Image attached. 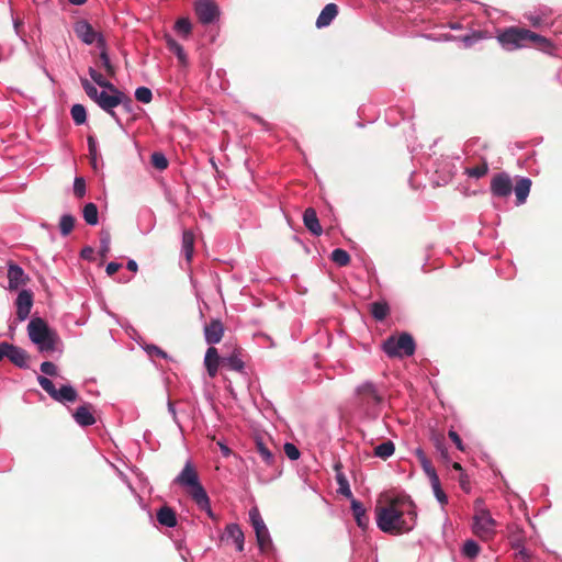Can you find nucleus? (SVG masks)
<instances>
[{
  "label": "nucleus",
  "mask_w": 562,
  "mask_h": 562,
  "mask_svg": "<svg viewBox=\"0 0 562 562\" xmlns=\"http://www.w3.org/2000/svg\"><path fill=\"white\" fill-rule=\"evenodd\" d=\"M384 402L381 389L372 381H364L355 390V405L367 419L374 420L380 416Z\"/></svg>",
  "instance_id": "nucleus-1"
},
{
  "label": "nucleus",
  "mask_w": 562,
  "mask_h": 562,
  "mask_svg": "<svg viewBox=\"0 0 562 562\" xmlns=\"http://www.w3.org/2000/svg\"><path fill=\"white\" fill-rule=\"evenodd\" d=\"M496 38L502 48L508 52L525 48L530 43H535L542 48H548L551 45L550 41L546 37L529 30L515 26L501 31Z\"/></svg>",
  "instance_id": "nucleus-2"
},
{
  "label": "nucleus",
  "mask_w": 562,
  "mask_h": 562,
  "mask_svg": "<svg viewBox=\"0 0 562 562\" xmlns=\"http://www.w3.org/2000/svg\"><path fill=\"white\" fill-rule=\"evenodd\" d=\"M412 522L404 525L403 514L392 506L376 508V526L386 533H402L408 532L414 528L416 512L414 509L408 512Z\"/></svg>",
  "instance_id": "nucleus-3"
},
{
  "label": "nucleus",
  "mask_w": 562,
  "mask_h": 562,
  "mask_svg": "<svg viewBox=\"0 0 562 562\" xmlns=\"http://www.w3.org/2000/svg\"><path fill=\"white\" fill-rule=\"evenodd\" d=\"M80 83L86 92V94L94 101L104 112L111 115L119 124H121L120 119L114 111L116 106L121 104L124 100V92L121 90H115L110 93L106 91H98L95 86L90 82L87 78H80Z\"/></svg>",
  "instance_id": "nucleus-4"
},
{
  "label": "nucleus",
  "mask_w": 562,
  "mask_h": 562,
  "mask_svg": "<svg viewBox=\"0 0 562 562\" xmlns=\"http://www.w3.org/2000/svg\"><path fill=\"white\" fill-rule=\"evenodd\" d=\"M30 340L37 346L41 352H53L59 341L57 333L48 327L40 317L32 318L27 325Z\"/></svg>",
  "instance_id": "nucleus-5"
},
{
  "label": "nucleus",
  "mask_w": 562,
  "mask_h": 562,
  "mask_svg": "<svg viewBox=\"0 0 562 562\" xmlns=\"http://www.w3.org/2000/svg\"><path fill=\"white\" fill-rule=\"evenodd\" d=\"M497 522L492 517L490 510L484 507L482 499L474 503V515L472 522V531L483 541H488L496 535Z\"/></svg>",
  "instance_id": "nucleus-6"
},
{
  "label": "nucleus",
  "mask_w": 562,
  "mask_h": 562,
  "mask_svg": "<svg viewBox=\"0 0 562 562\" xmlns=\"http://www.w3.org/2000/svg\"><path fill=\"white\" fill-rule=\"evenodd\" d=\"M382 349L391 358H403L413 356L416 349V345L412 335L402 333L397 337H389L383 342Z\"/></svg>",
  "instance_id": "nucleus-7"
},
{
  "label": "nucleus",
  "mask_w": 562,
  "mask_h": 562,
  "mask_svg": "<svg viewBox=\"0 0 562 562\" xmlns=\"http://www.w3.org/2000/svg\"><path fill=\"white\" fill-rule=\"evenodd\" d=\"M37 383L56 402L58 403H74L78 398V392L70 384H63L59 389H56L55 384L44 375H37Z\"/></svg>",
  "instance_id": "nucleus-8"
},
{
  "label": "nucleus",
  "mask_w": 562,
  "mask_h": 562,
  "mask_svg": "<svg viewBox=\"0 0 562 562\" xmlns=\"http://www.w3.org/2000/svg\"><path fill=\"white\" fill-rule=\"evenodd\" d=\"M175 483L184 487H189L192 499L196 497L198 493L206 492L200 483L198 473L190 460L186 462L181 472L176 476Z\"/></svg>",
  "instance_id": "nucleus-9"
},
{
  "label": "nucleus",
  "mask_w": 562,
  "mask_h": 562,
  "mask_svg": "<svg viewBox=\"0 0 562 562\" xmlns=\"http://www.w3.org/2000/svg\"><path fill=\"white\" fill-rule=\"evenodd\" d=\"M74 31L77 37L87 45L95 44L98 48L105 46L106 42L104 36L100 32H97L86 20L78 21L75 24Z\"/></svg>",
  "instance_id": "nucleus-10"
},
{
  "label": "nucleus",
  "mask_w": 562,
  "mask_h": 562,
  "mask_svg": "<svg viewBox=\"0 0 562 562\" xmlns=\"http://www.w3.org/2000/svg\"><path fill=\"white\" fill-rule=\"evenodd\" d=\"M194 10L199 21L204 24H212L218 20L220 9L214 0H196Z\"/></svg>",
  "instance_id": "nucleus-11"
},
{
  "label": "nucleus",
  "mask_w": 562,
  "mask_h": 562,
  "mask_svg": "<svg viewBox=\"0 0 562 562\" xmlns=\"http://www.w3.org/2000/svg\"><path fill=\"white\" fill-rule=\"evenodd\" d=\"M491 192L496 198H507L513 192V182L508 173H496L491 180Z\"/></svg>",
  "instance_id": "nucleus-12"
},
{
  "label": "nucleus",
  "mask_w": 562,
  "mask_h": 562,
  "mask_svg": "<svg viewBox=\"0 0 562 562\" xmlns=\"http://www.w3.org/2000/svg\"><path fill=\"white\" fill-rule=\"evenodd\" d=\"M15 306L18 321L24 322L29 317L31 308L33 306L32 292L29 290L20 291L15 300Z\"/></svg>",
  "instance_id": "nucleus-13"
},
{
  "label": "nucleus",
  "mask_w": 562,
  "mask_h": 562,
  "mask_svg": "<svg viewBox=\"0 0 562 562\" xmlns=\"http://www.w3.org/2000/svg\"><path fill=\"white\" fill-rule=\"evenodd\" d=\"M223 334L224 327L220 319H212L204 326V339L211 347L221 341Z\"/></svg>",
  "instance_id": "nucleus-14"
},
{
  "label": "nucleus",
  "mask_w": 562,
  "mask_h": 562,
  "mask_svg": "<svg viewBox=\"0 0 562 562\" xmlns=\"http://www.w3.org/2000/svg\"><path fill=\"white\" fill-rule=\"evenodd\" d=\"M255 449H256V452L261 458V461L267 467H270V468L274 467L277 457H276L274 452L272 451V449L259 436H257L255 438Z\"/></svg>",
  "instance_id": "nucleus-15"
},
{
  "label": "nucleus",
  "mask_w": 562,
  "mask_h": 562,
  "mask_svg": "<svg viewBox=\"0 0 562 562\" xmlns=\"http://www.w3.org/2000/svg\"><path fill=\"white\" fill-rule=\"evenodd\" d=\"M223 539H231L238 552L244 551L245 536L238 524H228L225 528Z\"/></svg>",
  "instance_id": "nucleus-16"
},
{
  "label": "nucleus",
  "mask_w": 562,
  "mask_h": 562,
  "mask_svg": "<svg viewBox=\"0 0 562 562\" xmlns=\"http://www.w3.org/2000/svg\"><path fill=\"white\" fill-rule=\"evenodd\" d=\"M8 359L21 369L29 368V356L24 349L9 342Z\"/></svg>",
  "instance_id": "nucleus-17"
},
{
  "label": "nucleus",
  "mask_w": 562,
  "mask_h": 562,
  "mask_svg": "<svg viewBox=\"0 0 562 562\" xmlns=\"http://www.w3.org/2000/svg\"><path fill=\"white\" fill-rule=\"evenodd\" d=\"M26 281V277L24 273V270L15 265L11 263L8 268V282H9V289L15 290L20 285H23Z\"/></svg>",
  "instance_id": "nucleus-18"
},
{
  "label": "nucleus",
  "mask_w": 562,
  "mask_h": 562,
  "mask_svg": "<svg viewBox=\"0 0 562 562\" xmlns=\"http://www.w3.org/2000/svg\"><path fill=\"white\" fill-rule=\"evenodd\" d=\"M303 222L305 227L314 235L321 236L323 233V228L319 224L317 214L314 209L308 207L303 213Z\"/></svg>",
  "instance_id": "nucleus-19"
},
{
  "label": "nucleus",
  "mask_w": 562,
  "mask_h": 562,
  "mask_svg": "<svg viewBox=\"0 0 562 562\" xmlns=\"http://www.w3.org/2000/svg\"><path fill=\"white\" fill-rule=\"evenodd\" d=\"M531 188V180L527 177H520L517 180L515 187H513V191L516 195V204L521 205L526 202Z\"/></svg>",
  "instance_id": "nucleus-20"
},
{
  "label": "nucleus",
  "mask_w": 562,
  "mask_h": 562,
  "mask_svg": "<svg viewBox=\"0 0 562 562\" xmlns=\"http://www.w3.org/2000/svg\"><path fill=\"white\" fill-rule=\"evenodd\" d=\"M75 422L81 427L92 426L95 423L93 414L90 412V405L79 406L72 414Z\"/></svg>",
  "instance_id": "nucleus-21"
},
{
  "label": "nucleus",
  "mask_w": 562,
  "mask_h": 562,
  "mask_svg": "<svg viewBox=\"0 0 562 562\" xmlns=\"http://www.w3.org/2000/svg\"><path fill=\"white\" fill-rule=\"evenodd\" d=\"M338 14V7L335 3L326 4L316 19V26L323 29L328 26Z\"/></svg>",
  "instance_id": "nucleus-22"
},
{
  "label": "nucleus",
  "mask_w": 562,
  "mask_h": 562,
  "mask_svg": "<svg viewBox=\"0 0 562 562\" xmlns=\"http://www.w3.org/2000/svg\"><path fill=\"white\" fill-rule=\"evenodd\" d=\"M351 510L359 528L366 529L369 526V517L364 506L356 498L351 499Z\"/></svg>",
  "instance_id": "nucleus-23"
},
{
  "label": "nucleus",
  "mask_w": 562,
  "mask_h": 562,
  "mask_svg": "<svg viewBox=\"0 0 562 562\" xmlns=\"http://www.w3.org/2000/svg\"><path fill=\"white\" fill-rule=\"evenodd\" d=\"M157 520L160 525L173 528L177 526V515L176 512L169 506H162L157 510Z\"/></svg>",
  "instance_id": "nucleus-24"
},
{
  "label": "nucleus",
  "mask_w": 562,
  "mask_h": 562,
  "mask_svg": "<svg viewBox=\"0 0 562 562\" xmlns=\"http://www.w3.org/2000/svg\"><path fill=\"white\" fill-rule=\"evenodd\" d=\"M220 356L214 347H210L204 356V366L211 378L215 376L218 370Z\"/></svg>",
  "instance_id": "nucleus-25"
},
{
  "label": "nucleus",
  "mask_w": 562,
  "mask_h": 562,
  "mask_svg": "<svg viewBox=\"0 0 562 562\" xmlns=\"http://www.w3.org/2000/svg\"><path fill=\"white\" fill-rule=\"evenodd\" d=\"M164 38H165V43H166L167 48L177 56L179 63L182 66H187L188 65V56H187L182 45L180 43H178L169 34H166Z\"/></svg>",
  "instance_id": "nucleus-26"
},
{
  "label": "nucleus",
  "mask_w": 562,
  "mask_h": 562,
  "mask_svg": "<svg viewBox=\"0 0 562 562\" xmlns=\"http://www.w3.org/2000/svg\"><path fill=\"white\" fill-rule=\"evenodd\" d=\"M194 503L196 504V506L206 513V515L213 519V520H216L217 517L215 516V514L213 513L212 508H211V503H210V497L207 495L206 492H200L196 494V497L193 498Z\"/></svg>",
  "instance_id": "nucleus-27"
},
{
  "label": "nucleus",
  "mask_w": 562,
  "mask_h": 562,
  "mask_svg": "<svg viewBox=\"0 0 562 562\" xmlns=\"http://www.w3.org/2000/svg\"><path fill=\"white\" fill-rule=\"evenodd\" d=\"M82 216L86 223L90 226H95L99 223V212L94 203L89 202L83 206Z\"/></svg>",
  "instance_id": "nucleus-28"
},
{
  "label": "nucleus",
  "mask_w": 562,
  "mask_h": 562,
  "mask_svg": "<svg viewBox=\"0 0 562 562\" xmlns=\"http://www.w3.org/2000/svg\"><path fill=\"white\" fill-rule=\"evenodd\" d=\"M394 452H395V445L392 440L383 441L382 443L378 445L374 448V456L382 460H386L387 458L393 456Z\"/></svg>",
  "instance_id": "nucleus-29"
},
{
  "label": "nucleus",
  "mask_w": 562,
  "mask_h": 562,
  "mask_svg": "<svg viewBox=\"0 0 562 562\" xmlns=\"http://www.w3.org/2000/svg\"><path fill=\"white\" fill-rule=\"evenodd\" d=\"M255 535L260 551H267L272 547V539L267 526L260 530L255 531Z\"/></svg>",
  "instance_id": "nucleus-30"
},
{
  "label": "nucleus",
  "mask_w": 562,
  "mask_h": 562,
  "mask_svg": "<svg viewBox=\"0 0 562 562\" xmlns=\"http://www.w3.org/2000/svg\"><path fill=\"white\" fill-rule=\"evenodd\" d=\"M223 364L227 367L229 370L241 372L244 370L245 363L240 359V357L236 353H233L222 360Z\"/></svg>",
  "instance_id": "nucleus-31"
},
{
  "label": "nucleus",
  "mask_w": 562,
  "mask_h": 562,
  "mask_svg": "<svg viewBox=\"0 0 562 562\" xmlns=\"http://www.w3.org/2000/svg\"><path fill=\"white\" fill-rule=\"evenodd\" d=\"M371 314L376 321H383L389 314V305L386 302H373L371 304Z\"/></svg>",
  "instance_id": "nucleus-32"
},
{
  "label": "nucleus",
  "mask_w": 562,
  "mask_h": 562,
  "mask_svg": "<svg viewBox=\"0 0 562 562\" xmlns=\"http://www.w3.org/2000/svg\"><path fill=\"white\" fill-rule=\"evenodd\" d=\"M193 245L194 235L189 231H184L182 234V248L187 260H190L193 255Z\"/></svg>",
  "instance_id": "nucleus-33"
},
{
  "label": "nucleus",
  "mask_w": 562,
  "mask_h": 562,
  "mask_svg": "<svg viewBox=\"0 0 562 562\" xmlns=\"http://www.w3.org/2000/svg\"><path fill=\"white\" fill-rule=\"evenodd\" d=\"M70 114L77 125H81L87 121V111L82 104H74L70 109Z\"/></svg>",
  "instance_id": "nucleus-34"
},
{
  "label": "nucleus",
  "mask_w": 562,
  "mask_h": 562,
  "mask_svg": "<svg viewBox=\"0 0 562 562\" xmlns=\"http://www.w3.org/2000/svg\"><path fill=\"white\" fill-rule=\"evenodd\" d=\"M75 226V217L71 214H63L59 220V231L63 236L71 233Z\"/></svg>",
  "instance_id": "nucleus-35"
},
{
  "label": "nucleus",
  "mask_w": 562,
  "mask_h": 562,
  "mask_svg": "<svg viewBox=\"0 0 562 562\" xmlns=\"http://www.w3.org/2000/svg\"><path fill=\"white\" fill-rule=\"evenodd\" d=\"M336 481L338 483V493L344 495L347 498L352 499L353 495L349 485L348 480L342 473H337Z\"/></svg>",
  "instance_id": "nucleus-36"
},
{
  "label": "nucleus",
  "mask_w": 562,
  "mask_h": 562,
  "mask_svg": "<svg viewBox=\"0 0 562 562\" xmlns=\"http://www.w3.org/2000/svg\"><path fill=\"white\" fill-rule=\"evenodd\" d=\"M330 259L339 267H345L350 261L349 254L341 248H336L331 251Z\"/></svg>",
  "instance_id": "nucleus-37"
},
{
  "label": "nucleus",
  "mask_w": 562,
  "mask_h": 562,
  "mask_svg": "<svg viewBox=\"0 0 562 562\" xmlns=\"http://www.w3.org/2000/svg\"><path fill=\"white\" fill-rule=\"evenodd\" d=\"M192 25L189 19L180 18L175 23V31L182 37H188L191 33Z\"/></svg>",
  "instance_id": "nucleus-38"
},
{
  "label": "nucleus",
  "mask_w": 562,
  "mask_h": 562,
  "mask_svg": "<svg viewBox=\"0 0 562 562\" xmlns=\"http://www.w3.org/2000/svg\"><path fill=\"white\" fill-rule=\"evenodd\" d=\"M429 481H430V484H431V487H432L434 495H435L436 499L441 505H446L448 503V497H447L446 493L442 491V488L440 486L439 477L436 476V477L430 479Z\"/></svg>",
  "instance_id": "nucleus-39"
},
{
  "label": "nucleus",
  "mask_w": 562,
  "mask_h": 562,
  "mask_svg": "<svg viewBox=\"0 0 562 562\" xmlns=\"http://www.w3.org/2000/svg\"><path fill=\"white\" fill-rule=\"evenodd\" d=\"M249 520L255 531L260 530L266 527V524L260 515V512L257 507H252L249 509Z\"/></svg>",
  "instance_id": "nucleus-40"
},
{
  "label": "nucleus",
  "mask_w": 562,
  "mask_h": 562,
  "mask_svg": "<svg viewBox=\"0 0 562 562\" xmlns=\"http://www.w3.org/2000/svg\"><path fill=\"white\" fill-rule=\"evenodd\" d=\"M462 553L467 558L474 559L480 553V546L476 541L469 539L463 543Z\"/></svg>",
  "instance_id": "nucleus-41"
},
{
  "label": "nucleus",
  "mask_w": 562,
  "mask_h": 562,
  "mask_svg": "<svg viewBox=\"0 0 562 562\" xmlns=\"http://www.w3.org/2000/svg\"><path fill=\"white\" fill-rule=\"evenodd\" d=\"M111 235L109 231L102 229L100 232V249L99 254L102 258H105L110 251Z\"/></svg>",
  "instance_id": "nucleus-42"
},
{
  "label": "nucleus",
  "mask_w": 562,
  "mask_h": 562,
  "mask_svg": "<svg viewBox=\"0 0 562 562\" xmlns=\"http://www.w3.org/2000/svg\"><path fill=\"white\" fill-rule=\"evenodd\" d=\"M485 36L481 31H473L470 34H465L460 37V41L463 43L465 48L473 46L475 43L483 40Z\"/></svg>",
  "instance_id": "nucleus-43"
},
{
  "label": "nucleus",
  "mask_w": 562,
  "mask_h": 562,
  "mask_svg": "<svg viewBox=\"0 0 562 562\" xmlns=\"http://www.w3.org/2000/svg\"><path fill=\"white\" fill-rule=\"evenodd\" d=\"M488 171V165L486 161H483L481 165L479 166H475V167H471V168H467L465 169V173L471 177V178H475V179H481L483 178Z\"/></svg>",
  "instance_id": "nucleus-44"
},
{
  "label": "nucleus",
  "mask_w": 562,
  "mask_h": 562,
  "mask_svg": "<svg viewBox=\"0 0 562 562\" xmlns=\"http://www.w3.org/2000/svg\"><path fill=\"white\" fill-rule=\"evenodd\" d=\"M150 161L155 168L158 170H164L168 167V159L160 151H155L151 154Z\"/></svg>",
  "instance_id": "nucleus-45"
},
{
  "label": "nucleus",
  "mask_w": 562,
  "mask_h": 562,
  "mask_svg": "<svg viewBox=\"0 0 562 562\" xmlns=\"http://www.w3.org/2000/svg\"><path fill=\"white\" fill-rule=\"evenodd\" d=\"M99 49H100V59L102 61V65H103L105 71L110 76H113L115 74V69H114V66L112 65L109 54L106 52V45L103 46V48H99Z\"/></svg>",
  "instance_id": "nucleus-46"
},
{
  "label": "nucleus",
  "mask_w": 562,
  "mask_h": 562,
  "mask_svg": "<svg viewBox=\"0 0 562 562\" xmlns=\"http://www.w3.org/2000/svg\"><path fill=\"white\" fill-rule=\"evenodd\" d=\"M135 98L143 103H149L153 99L151 90L147 87H138L135 90Z\"/></svg>",
  "instance_id": "nucleus-47"
},
{
  "label": "nucleus",
  "mask_w": 562,
  "mask_h": 562,
  "mask_svg": "<svg viewBox=\"0 0 562 562\" xmlns=\"http://www.w3.org/2000/svg\"><path fill=\"white\" fill-rule=\"evenodd\" d=\"M420 465H422V469L423 471L425 472V474L430 479L432 477H436L438 476L435 468L432 467L430 460L426 457V458H423L420 461H419Z\"/></svg>",
  "instance_id": "nucleus-48"
},
{
  "label": "nucleus",
  "mask_w": 562,
  "mask_h": 562,
  "mask_svg": "<svg viewBox=\"0 0 562 562\" xmlns=\"http://www.w3.org/2000/svg\"><path fill=\"white\" fill-rule=\"evenodd\" d=\"M284 453L291 460L295 461L300 458L301 453L297 447L291 442L284 443Z\"/></svg>",
  "instance_id": "nucleus-49"
},
{
  "label": "nucleus",
  "mask_w": 562,
  "mask_h": 562,
  "mask_svg": "<svg viewBox=\"0 0 562 562\" xmlns=\"http://www.w3.org/2000/svg\"><path fill=\"white\" fill-rule=\"evenodd\" d=\"M143 349L149 356H156V357H159V358H162V359H167L168 358L167 352H165L162 349H160L156 345H151V344L150 345H145V346H143Z\"/></svg>",
  "instance_id": "nucleus-50"
},
{
  "label": "nucleus",
  "mask_w": 562,
  "mask_h": 562,
  "mask_svg": "<svg viewBox=\"0 0 562 562\" xmlns=\"http://www.w3.org/2000/svg\"><path fill=\"white\" fill-rule=\"evenodd\" d=\"M74 193L78 198H83L86 194V182L83 178L77 177L74 181Z\"/></svg>",
  "instance_id": "nucleus-51"
},
{
  "label": "nucleus",
  "mask_w": 562,
  "mask_h": 562,
  "mask_svg": "<svg viewBox=\"0 0 562 562\" xmlns=\"http://www.w3.org/2000/svg\"><path fill=\"white\" fill-rule=\"evenodd\" d=\"M88 149H89V155L91 157V160L93 161V164H95V160H97V156H98V143H97V139L93 137V136H88Z\"/></svg>",
  "instance_id": "nucleus-52"
},
{
  "label": "nucleus",
  "mask_w": 562,
  "mask_h": 562,
  "mask_svg": "<svg viewBox=\"0 0 562 562\" xmlns=\"http://www.w3.org/2000/svg\"><path fill=\"white\" fill-rule=\"evenodd\" d=\"M41 371L48 376H55L57 374V367L50 361H44L41 363Z\"/></svg>",
  "instance_id": "nucleus-53"
},
{
  "label": "nucleus",
  "mask_w": 562,
  "mask_h": 562,
  "mask_svg": "<svg viewBox=\"0 0 562 562\" xmlns=\"http://www.w3.org/2000/svg\"><path fill=\"white\" fill-rule=\"evenodd\" d=\"M448 435H449V438L452 440V442L456 445L457 449L460 451H464V445H463L460 436L458 435V432L450 429Z\"/></svg>",
  "instance_id": "nucleus-54"
},
{
  "label": "nucleus",
  "mask_w": 562,
  "mask_h": 562,
  "mask_svg": "<svg viewBox=\"0 0 562 562\" xmlns=\"http://www.w3.org/2000/svg\"><path fill=\"white\" fill-rule=\"evenodd\" d=\"M435 447L441 453L443 458H448L447 448L445 445V440L441 437H435Z\"/></svg>",
  "instance_id": "nucleus-55"
},
{
  "label": "nucleus",
  "mask_w": 562,
  "mask_h": 562,
  "mask_svg": "<svg viewBox=\"0 0 562 562\" xmlns=\"http://www.w3.org/2000/svg\"><path fill=\"white\" fill-rule=\"evenodd\" d=\"M94 249L90 246H86L81 249L80 256L82 259L92 260L93 259Z\"/></svg>",
  "instance_id": "nucleus-56"
},
{
  "label": "nucleus",
  "mask_w": 562,
  "mask_h": 562,
  "mask_svg": "<svg viewBox=\"0 0 562 562\" xmlns=\"http://www.w3.org/2000/svg\"><path fill=\"white\" fill-rule=\"evenodd\" d=\"M89 76L95 85L101 83L100 81L104 78L102 74H100L92 67L89 68Z\"/></svg>",
  "instance_id": "nucleus-57"
},
{
  "label": "nucleus",
  "mask_w": 562,
  "mask_h": 562,
  "mask_svg": "<svg viewBox=\"0 0 562 562\" xmlns=\"http://www.w3.org/2000/svg\"><path fill=\"white\" fill-rule=\"evenodd\" d=\"M121 267V263L111 261L106 265L105 271L109 276H113Z\"/></svg>",
  "instance_id": "nucleus-58"
},
{
  "label": "nucleus",
  "mask_w": 562,
  "mask_h": 562,
  "mask_svg": "<svg viewBox=\"0 0 562 562\" xmlns=\"http://www.w3.org/2000/svg\"><path fill=\"white\" fill-rule=\"evenodd\" d=\"M528 20L531 23V25L535 27H539L542 24V18L538 14L528 15Z\"/></svg>",
  "instance_id": "nucleus-59"
},
{
  "label": "nucleus",
  "mask_w": 562,
  "mask_h": 562,
  "mask_svg": "<svg viewBox=\"0 0 562 562\" xmlns=\"http://www.w3.org/2000/svg\"><path fill=\"white\" fill-rule=\"evenodd\" d=\"M100 82L101 83H98V86L101 87V88L106 89L110 92L119 90L112 82H110L105 78H103Z\"/></svg>",
  "instance_id": "nucleus-60"
},
{
  "label": "nucleus",
  "mask_w": 562,
  "mask_h": 562,
  "mask_svg": "<svg viewBox=\"0 0 562 562\" xmlns=\"http://www.w3.org/2000/svg\"><path fill=\"white\" fill-rule=\"evenodd\" d=\"M9 342L2 341L0 342V362L8 358Z\"/></svg>",
  "instance_id": "nucleus-61"
},
{
  "label": "nucleus",
  "mask_w": 562,
  "mask_h": 562,
  "mask_svg": "<svg viewBox=\"0 0 562 562\" xmlns=\"http://www.w3.org/2000/svg\"><path fill=\"white\" fill-rule=\"evenodd\" d=\"M132 104H133L132 99H131L128 95H126V94L124 93V100H123V102H121V104H120V105H123V108H124L126 111H131V110H132Z\"/></svg>",
  "instance_id": "nucleus-62"
},
{
  "label": "nucleus",
  "mask_w": 562,
  "mask_h": 562,
  "mask_svg": "<svg viewBox=\"0 0 562 562\" xmlns=\"http://www.w3.org/2000/svg\"><path fill=\"white\" fill-rule=\"evenodd\" d=\"M126 268L130 270V271H133V272H136L137 269H138V265L135 260L133 259H130L126 263Z\"/></svg>",
  "instance_id": "nucleus-63"
},
{
  "label": "nucleus",
  "mask_w": 562,
  "mask_h": 562,
  "mask_svg": "<svg viewBox=\"0 0 562 562\" xmlns=\"http://www.w3.org/2000/svg\"><path fill=\"white\" fill-rule=\"evenodd\" d=\"M168 412L172 415L173 420L178 423L175 405L170 401L168 402Z\"/></svg>",
  "instance_id": "nucleus-64"
}]
</instances>
